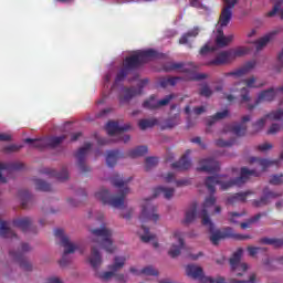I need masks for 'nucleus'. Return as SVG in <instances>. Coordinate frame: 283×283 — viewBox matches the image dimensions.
I'll return each mask as SVG.
<instances>
[{
  "label": "nucleus",
  "mask_w": 283,
  "mask_h": 283,
  "mask_svg": "<svg viewBox=\"0 0 283 283\" xmlns=\"http://www.w3.org/2000/svg\"><path fill=\"white\" fill-rule=\"evenodd\" d=\"M251 176L258 178V176H260V172L255 170H250L247 167H242L240 177H237L229 181H224L223 178L227 177L220 175L206 178L205 185L210 196L206 198L202 206L203 208L201 211V223L203 224V227H208L211 233L210 241L212 242V244L218 245L220 244V240H226V238H232V240H251V235L234 233L233 228L231 227L224 228L223 231H214L216 226L213 224V222H211V218H209V209H211V207H214L216 205V197L213 196V193H216V185H220L221 190L227 191V189H231V187H241V185H244V182H247V180H249Z\"/></svg>",
  "instance_id": "obj_1"
},
{
  "label": "nucleus",
  "mask_w": 283,
  "mask_h": 283,
  "mask_svg": "<svg viewBox=\"0 0 283 283\" xmlns=\"http://www.w3.org/2000/svg\"><path fill=\"white\" fill-rule=\"evenodd\" d=\"M158 56V52L154 49H148L144 51H137L135 54L125 57L123 61V67L118 71L115 83L113 84V87H116L118 83H123L134 70H138L140 65H145V63H149L151 59H156Z\"/></svg>",
  "instance_id": "obj_2"
},
{
  "label": "nucleus",
  "mask_w": 283,
  "mask_h": 283,
  "mask_svg": "<svg viewBox=\"0 0 283 283\" xmlns=\"http://www.w3.org/2000/svg\"><path fill=\"white\" fill-rule=\"evenodd\" d=\"M129 180H132V178L124 180L120 175H114L111 178V182L113 187H117V189H119L118 196L109 193V190L107 189H101L95 193V198L103 205L114 207V209L123 207V205H125V198L129 193V188L127 187V182H129Z\"/></svg>",
  "instance_id": "obj_3"
},
{
  "label": "nucleus",
  "mask_w": 283,
  "mask_h": 283,
  "mask_svg": "<svg viewBox=\"0 0 283 283\" xmlns=\"http://www.w3.org/2000/svg\"><path fill=\"white\" fill-rule=\"evenodd\" d=\"M94 235L93 242L104 249L106 253H114V241H112V230L107 229L105 226L99 229L91 230Z\"/></svg>",
  "instance_id": "obj_4"
},
{
  "label": "nucleus",
  "mask_w": 283,
  "mask_h": 283,
  "mask_svg": "<svg viewBox=\"0 0 283 283\" xmlns=\"http://www.w3.org/2000/svg\"><path fill=\"white\" fill-rule=\"evenodd\" d=\"M54 235L60 239L61 245L64 248V253L60 260V266H67V255L78 250V245L70 241V238L65 235V231H63V229L54 230Z\"/></svg>",
  "instance_id": "obj_5"
},
{
  "label": "nucleus",
  "mask_w": 283,
  "mask_h": 283,
  "mask_svg": "<svg viewBox=\"0 0 283 283\" xmlns=\"http://www.w3.org/2000/svg\"><path fill=\"white\" fill-rule=\"evenodd\" d=\"M32 251V248H30V244L28 243H22L20 250L18 251H9V255L10 258H12V260H14V262L19 263L20 269H22V271H32V263H30V261H28V259L25 258V253Z\"/></svg>",
  "instance_id": "obj_6"
},
{
  "label": "nucleus",
  "mask_w": 283,
  "mask_h": 283,
  "mask_svg": "<svg viewBox=\"0 0 283 283\" xmlns=\"http://www.w3.org/2000/svg\"><path fill=\"white\" fill-rule=\"evenodd\" d=\"M280 92H283V86L276 88L270 87L268 90L262 91L261 93H259L255 104L248 105L249 112H253V109H255V106L260 105V103H273V101H275Z\"/></svg>",
  "instance_id": "obj_7"
},
{
  "label": "nucleus",
  "mask_w": 283,
  "mask_h": 283,
  "mask_svg": "<svg viewBox=\"0 0 283 283\" xmlns=\"http://www.w3.org/2000/svg\"><path fill=\"white\" fill-rule=\"evenodd\" d=\"M139 220L142 224L145 222H158L160 220V216L158 214V208L151 205V200H146L145 205L142 206V213L139 216Z\"/></svg>",
  "instance_id": "obj_8"
},
{
  "label": "nucleus",
  "mask_w": 283,
  "mask_h": 283,
  "mask_svg": "<svg viewBox=\"0 0 283 283\" xmlns=\"http://www.w3.org/2000/svg\"><path fill=\"white\" fill-rule=\"evenodd\" d=\"M147 83H149V80L144 78L139 82L138 87H124L122 90V95L119 96V103H129L134 96H139V94H143V88L145 85H147Z\"/></svg>",
  "instance_id": "obj_9"
},
{
  "label": "nucleus",
  "mask_w": 283,
  "mask_h": 283,
  "mask_svg": "<svg viewBox=\"0 0 283 283\" xmlns=\"http://www.w3.org/2000/svg\"><path fill=\"white\" fill-rule=\"evenodd\" d=\"M258 80L255 78V76H251L249 78H244L241 81V83H243V86L240 90V98H241V103H249L251 101V91L250 90H255L258 87H264V84H255Z\"/></svg>",
  "instance_id": "obj_10"
},
{
  "label": "nucleus",
  "mask_w": 283,
  "mask_h": 283,
  "mask_svg": "<svg viewBox=\"0 0 283 283\" xmlns=\"http://www.w3.org/2000/svg\"><path fill=\"white\" fill-rule=\"evenodd\" d=\"M262 196L260 199H255L252 201V206L256 209H262V207H268L271 205V200H275V198H282V192H274L269 187L263 188Z\"/></svg>",
  "instance_id": "obj_11"
},
{
  "label": "nucleus",
  "mask_w": 283,
  "mask_h": 283,
  "mask_svg": "<svg viewBox=\"0 0 283 283\" xmlns=\"http://www.w3.org/2000/svg\"><path fill=\"white\" fill-rule=\"evenodd\" d=\"M127 259L125 256H115L114 264L108 265L109 271L103 273H96V276L99 277L103 282H107L114 277L115 273L120 271L123 266H125V262Z\"/></svg>",
  "instance_id": "obj_12"
},
{
  "label": "nucleus",
  "mask_w": 283,
  "mask_h": 283,
  "mask_svg": "<svg viewBox=\"0 0 283 283\" xmlns=\"http://www.w3.org/2000/svg\"><path fill=\"white\" fill-rule=\"evenodd\" d=\"M223 3L226 4V7L222 9L218 22L220 28H227V25L231 23V19L233 17V11L231 10L235 8V3H238V0H223Z\"/></svg>",
  "instance_id": "obj_13"
},
{
  "label": "nucleus",
  "mask_w": 283,
  "mask_h": 283,
  "mask_svg": "<svg viewBox=\"0 0 283 283\" xmlns=\"http://www.w3.org/2000/svg\"><path fill=\"white\" fill-rule=\"evenodd\" d=\"M186 275L192 280H199L201 283H216L212 277L206 276L201 266L190 264L186 266Z\"/></svg>",
  "instance_id": "obj_14"
},
{
  "label": "nucleus",
  "mask_w": 283,
  "mask_h": 283,
  "mask_svg": "<svg viewBox=\"0 0 283 283\" xmlns=\"http://www.w3.org/2000/svg\"><path fill=\"white\" fill-rule=\"evenodd\" d=\"M92 149V144L86 143L84 147L80 148L77 153L75 154V158L77 160V167L82 171V174H88V171H92V168L90 166L85 165V160L87 159V153Z\"/></svg>",
  "instance_id": "obj_15"
},
{
  "label": "nucleus",
  "mask_w": 283,
  "mask_h": 283,
  "mask_svg": "<svg viewBox=\"0 0 283 283\" xmlns=\"http://www.w3.org/2000/svg\"><path fill=\"white\" fill-rule=\"evenodd\" d=\"M174 98H176V95L169 94V95H166L165 98L156 102V97L154 95H151L148 99H146L143 103V107L145 109H158V107H165V106L169 105V103H171V101H174Z\"/></svg>",
  "instance_id": "obj_16"
},
{
  "label": "nucleus",
  "mask_w": 283,
  "mask_h": 283,
  "mask_svg": "<svg viewBox=\"0 0 283 283\" xmlns=\"http://www.w3.org/2000/svg\"><path fill=\"white\" fill-rule=\"evenodd\" d=\"M283 118V109L272 111L271 113L266 114L264 117L260 118L253 124V128L255 132H260L266 125V120H282Z\"/></svg>",
  "instance_id": "obj_17"
},
{
  "label": "nucleus",
  "mask_w": 283,
  "mask_h": 283,
  "mask_svg": "<svg viewBox=\"0 0 283 283\" xmlns=\"http://www.w3.org/2000/svg\"><path fill=\"white\" fill-rule=\"evenodd\" d=\"M197 171H205L206 174H218V171H220V164L213 158L200 159Z\"/></svg>",
  "instance_id": "obj_18"
},
{
  "label": "nucleus",
  "mask_w": 283,
  "mask_h": 283,
  "mask_svg": "<svg viewBox=\"0 0 283 283\" xmlns=\"http://www.w3.org/2000/svg\"><path fill=\"white\" fill-rule=\"evenodd\" d=\"M172 238L178 241V245L172 244L168 254L170 258H178L180 255L182 249H185V240L182 239V232L176 230L172 234Z\"/></svg>",
  "instance_id": "obj_19"
},
{
  "label": "nucleus",
  "mask_w": 283,
  "mask_h": 283,
  "mask_svg": "<svg viewBox=\"0 0 283 283\" xmlns=\"http://www.w3.org/2000/svg\"><path fill=\"white\" fill-rule=\"evenodd\" d=\"M23 167V163H0V182L2 185L8 182V179L3 177L2 171H21Z\"/></svg>",
  "instance_id": "obj_20"
},
{
  "label": "nucleus",
  "mask_w": 283,
  "mask_h": 283,
  "mask_svg": "<svg viewBox=\"0 0 283 283\" xmlns=\"http://www.w3.org/2000/svg\"><path fill=\"white\" fill-rule=\"evenodd\" d=\"M242 248H239L230 259V265L232 271L240 269L241 271L245 272L249 269V265H247V263H240V260H242Z\"/></svg>",
  "instance_id": "obj_21"
},
{
  "label": "nucleus",
  "mask_w": 283,
  "mask_h": 283,
  "mask_svg": "<svg viewBox=\"0 0 283 283\" xmlns=\"http://www.w3.org/2000/svg\"><path fill=\"white\" fill-rule=\"evenodd\" d=\"M132 129V124H125L119 126L118 122H108L106 124V132L108 136H115V134H122V132H129Z\"/></svg>",
  "instance_id": "obj_22"
},
{
  "label": "nucleus",
  "mask_w": 283,
  "mask_h": 283,
  "mask_svg": "<svg viewBox=\"0 0 283 283\" xmlns=\"http://www.w3.org/2000/svg\"><path fill=\"white\" fill-rule=\"evenodd\" d=\"M255 61L247 62L242 67L232 72L224 73V76H235V78H240L242 76H245V74H249L250 71L253 70V67H255Z\"/></svg>",
  "instance_id": "obj_23"
},
{
  "label": "nucleus",
  "mask_w": 283,
  "mask_h": 283,
  "mask_svg": "<svg viewBox=\"0 0 283 283\" xmlns=\"http://www.w3.org/2000/svg\"><path fill=\"white\" fill-rule=\"evenodd\" d=\"M164 72H182L184 74H189L191 70L187 69L186 64L182 62H167L163 65Z\"/></svg>",
  "instance_id": "obj_24"
},
{
  "label": "nucleus",
  "mask_w": 283,
  "mask_h": 283,
  "mask_svg": "<svg viewBox=\"0 0 283 283\" xmlns=\"http://www.w3.org/2000/svg\"><path fill=\"white\" fill-rule=\"evenodd\" d=\"M13 226L18 229H21L23 233H28V231L34 232V228L32 227V219L30 217L13 220Z\"/></svg>",
  "instance_id": "obj_25"
},
{
  "label": "nucleus",
  "mask_w": 283,
  "mask_h": 283,
  "mask_svg": "<svg viewBox=\"0 0 283 283\" xmlns=\"http://www.w3.org/2000/svg\"><path fill=\"white\" fill-rule=\"evenodd\" d=\"M88 262L95 271H98V266L103 264V258L101 256V252L98 251V248L92 247L91 250V256L88 258Z\"/></svg>",
  "instance_id": "obj_26"
},
{
  "label": "nucleus",
  "mask_w": 283,
  "mask_h": 283,
  "mask_svg": "<svg viewBox=\"0 0 283 283\" xmlns=\"http://www.w3.org/2000/svg\"><path fill=\"white\" fill-rule=\"evenodd\" d=\"M249 120H251V116L244 115L241 119V124H234L233 126H231L230 130L235 136H244V134H247V125H244V123H249Z\"/></svg>",
  "instance_id": "obj_27"
},
{
  "label": "nucleus",
  "mask_w": 283,
  "mask_h": 283,
  "mask_svg": "<svg viewBox=\"0 0 283 283\" xmlns=\"http://www.w3.org/2000/svg\"><path fill=\"white\" fill-rule=\"evenodd\" d=\"M198 34H199L198 28L191 29L190 31L184 33L179 39V45H188V48H192L191 41H193V39H196Z\"/></svg>",
  "instance_id": "obj_28"
},
{
  "label": "nucleus",
  "mask_w": 283,
  "mask_h": 283,
  "mask_svg": "<svg viewBox=\"0 0 283 283\" xmlns=\"http://www.w3.org/2000/svg\"><path fill=\"white\" fill-rule=\"evenodd\" d=\"M174 193H176V189L159 186L154 189L153 198L163 196L166 200H171V198H174Z\"/></svg>",
  "instance_id": "obj_29"
},
{
  "label": "nucleus",
  "mask_w": 283,
  "mask_h": 283,
  "mask_svg": "<svg viewBox=\"0 0 283 283\" xmlns=\"http://www.w3.org/2000/svg\"><path fill=\"white\" fill-rule=\"evenodd\" d=\"M231 61H233L231 59V53L229 51H223L219 53L214 60L208 62V65H224L231 63Z\"/></svg>",
  "instance_id": "obj_30"
},
{
  "label": "nucleus",
  "mask_w": 283,
  "mask_h": 283,
  "mask_svg": "<svg viewBox=\"0 0 283 283\" xmlns=\"http://www.w3.org/2000/svg\"><path fill=\"white\" fill-rule=\"evenodd\" d=\"M171 168L178 171H187L191 168V159L188 155H184L178 161L171 164Z\"/></svg>",
  "instance_id": "obj_31"
},
{
  "label": "nucleus",
  "mask_w": 283,
  "mask_h": 283,
  "mask_svg": "<svg viewBox=\"0 0 283 283\" xmlns=\"http://www.w3.org/2000/svg\"><path fill=\"white\" fill-rule=\"evenodd\" d=\"M218 34L216 38L217 48H227L231 41H233V35H224V31L222 29L217 30Z\"/></svg>",
  "instance_id": "obj_32"
},
{
  "label": "nucleus",
  "mask_w": 283,
  "mask_h": 283,
  "mask_svg": "<svg viewBox=\"0 0 283 283\" xmlns=\"http://www.w3.org/2000/svg\"><path fill=\"white\" fill-rule=\"evenodd\" d=\"M280 31H272L268 34H265L263 38H260L259 40L254 41V45H256V51L260 52V50L266 48V44L272 41V39H275V35Z\"/></svg>",
  "instance_id": "obj_33"
},
{
  "label": "nucleus",
  "mask_w": 283,
  "mask_h": 283,
  "mask_svg": "<svg viewBox=\"0 0 283 283\" xmlns=\"http://www.w3.org/2000/svg\"><path fill=\"white\" fill-rule=\"evenodd\" d=\"M253 191L237 192L227 199L228 205H235V202H247L249 196H253Z\"/></svg>",
  "instance_id": "obj_34"
},
{
  "label": "nucleus",
  "mask_w": 283,
  "mask_h": 283,
  "mask_svg": "<svg viewBox=\"0 0 283 283\" xmlns=\"http://www.w3.org/2000/svg\"><path fill=\"white\" fill-rule=\"evenodd\" d=\"M44 174H46V176H52L53 178H56V180H60V182H63L67 180V178H70V172H67V168L65 167L62 168L60 172H57L56 170L46 169L44 170Z\"/></svg>",
  "instance_id": "obj_35"
},
{
  "label": "nucleus",
  "mask_w": 283,
  "mask_h": 283,
  "mask_svg": "<svg viewBox=\"0 0 283 283\" xmlns=\"http://www.w3.org/2000/svg\"><path fill=\"white\" fill-rule=\"evenodd\" d=\"M119 158H123V154L119 150H108L106 155L107 167H116Z\"/></svg>",
  "instance_id": "obj_36"
},
{
  "label": "nucleus",
  "mask_w": 283,
  "mask_h": 283,
  "mask_svg": "<svg viewBox=\"0 0 283 283\" xmlns=\"http://www.w3.org/2000/svg\"><path fill=\"white\" fill-rule=\"evenodd\" d=\"M260 244H268L270 247H273L274 249H282L283 247V239L280 238H269L264 237L260 239Z\"/></svg>",
  "instance_id": "obj_37"
},
{
  "label": "nucleus",
  "mask_w": 283,
  "mask_h": 283,
  "mask_svg": "<svg viewBox=\"0 0 283 283\" xmlns=\"http://www.w3.org/2000/svg\"><path fill=\"white\" fill-rule=\"evenodd\" d=\"M198 213V205L192 203L190 208L186 211V218L184 220L185 224H191L196 220V216Z\"/></svg>",
  "instance_id": "obj_38"
},
{
  "label": "nucleus",
  "mask_w": 283,
  "mask_h": 283,
  "mask_svg": "<svg viewBox=\"0 0 283 283\" xmlns=\"http://www.w3.org/2000/svg\"><path fill=\"white\" fill-rule=\"evenodd\" d=\"M177 125H180V114H175L174 116L167 118L161 126V129H174V127H177Z\"/></svg>",
  "instance_id": "obj_39"
},
{
  "label": "nucleus",
  "mask_w": 283,
  "mask_h": 283,
  "mask_svg": "<svg viewBox=\"0 0 283 283\" xmlns=\"http://www.w3.org/2000/svg\"><path fill=\"white\" fill-rule=\"evenodd\" d=\"M227 116H229V109L218 112L213 116L208 117L207 118L208 127H211L212 125H216L217 120H222L223 118H227Z\"/></svg>",
  "instance_id": "obj_40"
},
{
  "label": "nucleus",
  "mask_w": 283,
  "mask_h": 283,
  "mask_svg": "<svg viewBox=\"0 0 283 283\" xmlns=\"http://www.w3.org/2000/svg\"><path fill=\"white\" fill-rule=\"evenodd\" d=\"M0 237L1 238H17V233L8 227V222L0 220Z\"/></svg>",
  "instance_id": "obj_41"
},
{
  "label": "nucleus",
  "mask_w": 283,
  "mask_h": 283,
  "mask_svg": "<svg viewBox=\"0 0 283 283\" xmlns=\"http://www.w3.org/2000/svg\"><path fill=\"white\" fill-rule=\"evenodd\" d=\"M24 143H28V145H32V147H34L35 149H48L45 137L40 139L27 138L24 139Z\"/></svg>",
  "instance_id": "obj_42"
},
{
  "label": "nucleus",
  "mask_w": 283,
  "mask_h": 283,
  "mask_svg": "<svg viewBox=\"0 0 283 283\" xmlns=\"http://www.w3.org/2000/svg\"><path fill=\"white\" fill-rule=\"evenodd\" d=\"M65 135L59 136V137H45L46 140V148L50 147L51 149H54V147H59L63 140H65Z\"/></svg>",
  "instance_id": "obj_43"
},
{
  "label": "nucleus",
  "mask_w": 283,
  "mask_h": 283,
  "mask_svg": "<svg viewBox=\"0 0 283 283\" xmlns=\"http://www.w3.org/2000/svg\"><path fill=\"white\" fill-rule=\"evenodd\" d=\"M147 151V146H138L135 149L128 150L127 155L129 156V158H140V156H145Z\"/></svg>",
  "instance_id": "obj_44"
},
{
  "label": "nucleus",
  "mask_w": 283,
  "mask_h": 283,
  "mask_svg": "<svg viewBox=\"0 0 283 283\" xmlns=\"http://www.w3.org/2000/svg\"><path fill=\"white\" fill-rule=\"evenodd\" d=\"M156 125H158V119L156 118L140 119L138 122V127L143 132H145V129H150L151 127H156Z\"/></svg>",
  "instance_id": "obj_45"
},
{
  "label": "nucleus",
  "mask_w": 283,
  "mask_h": 283,
  "mask_svg": "<svg viewBox=\"0 0 283 283\" xmlns=\"http://www.w3.org/2000/svg\"><path fill=\"white\" fill-rule=\"evenodd\" d=\"M18 196L21 200L22 209H28V202L32 200V195L28 190H19Z\"/></svg>",
  "instance_id": "obj_46"
},
{
  "label": "nucleus",
  "mask_w": 283,
  "mask_h": 283,
  "mask_svg": "<svg viewBox=\"0 0 283 283\" xmlns=\"http://www.w3.org/2000/svg\"><path fill=\"white\" fill-rule=\"evenodd\" d=\"M229 52H230V57L232 59V61H235V59H240L241 56L249 54V49H247L244 46H239L237 49L230 50Z\"/></svg>",
  "instance_id": "obj_47"
},
{
  "label": "nucleus",
  "mask_w": 283,
  "mask_h": 283,
  "mask_svg": "<svg viewBox=\"0 0 283 283\" xmlns=\"http://www.w3.org/2000/svg\"><path fill=\"white\" fill-rule=\"evenodd\" d=\"M250 163H258V165H260V167H262L263 171H266V169H269V167H271V165L277 164V161H271L269 159H260L258 157L250 158Z\"/></svg>",
  "instance_id": "obj_48"
},
{
  "label": "nucleus",
  "mask_w": 283,
  "mask_h": 283,
  "mask_svg": "<svg viewBox=\"0 0 283 283\" xmlns=\"http://www.w3.org/2000/svg\"><path fill=\"white\" fill-rule=\"evenodd\" d=\"M269 216L268 212L256 213L252 218H250L247 222L241 223V229H249L251 224H254V222H258L262 217L266 218Z\"/></svg>",
  "instance_id": "obj_49"
},
{
  "label": "nucleus",
  "mask_w": 283,
  "mask_h": 283,
  "mask_svg": "<svg viewBox=\"0 0 283 283\" xmlns=\"http://www.w3.org/2000/svg\"><path fill=\"white\" fill-rule=\"evenodd\" d=\"M178 81H180V77H178V76H175V77H161L159 80V85H160V87H169V85L171 87H174L178 83Z\"/></svg>",
  "instance_id": "obj_50"
},
{
  "label": "nucleus",
  "mask_w": 283,
  "mask_h": 283,
  "mask_svg": "<svg viewBox=\"0 0 283 283\" xmlns=\"http://www.w3.org/2000/svg\"><path fill=\"white\" fill-rule=\"evenodd\" d=\"M35 189L38 191H52V186L43 179H35Z\"/></svg>",
  "instance_id": "obj_51"
},
{
  "label": "nucleus",
  "mask_w": 283,
  "mask_h": 283,
  "mask_svg": "<svg viewBox=\"0 0 283 283\" xmlns=\"http://www.w3.org/2000/svg\"><path fill=\"white\" fill-rule=\"evenodd\" d=\"M199 96H203L205 98H211V96H213V91L209 84H201V87L199 88Z\"/></svg>",
  "instance_id": "obj_52"
},
{
  "label": "nucleus",
  "mask_w": 283,
  "mask_h": 283,
  "mask_svg": "<svg viewBox=\"0 0 283 283\" xmlns=\"http://www.w3.org/2000/svg\"><path fill=\"white\" fill-rule=\"evenodd\" d=\"M142 229H143V231H144V234L140 235L142 242L147 243V242H151V240H155V239H156V235L151 234V233L149 232V228L145 227V224L142 226Z\"/></svg>",
  "instance_id": "obj_53"
},
{
  "label": "nucleus",
  "mask_w": 283,
  "mask_h": 283,
  "mask_svg": "<svg viewBox=\"0 0 283 283\" xmlns=\"http://www.w3.org/2000/svg\"><path fill=\"white\" fill-rule=\"evenodd\" d=\"M158 165L157 157H147L145 160V169L146 171H150V169H154Z\"/></svg>",
  "instance_id": "obj_54"
},
{
  "label": "nucleus",
  "mask_w": 283,
  "mask_h": 283,
  "mask_svg": "<svg viewBox=\"0 0 283 283\" xmlns=\"http://www.w3.org/2000/svg\"><path fill=\"white\" fill-rule=\"evenodd\" d=\"M140 273L142 275H153L155 277H157V275L159 274L158 270L154 269V266L151 265L142 269Z\"/></svg>",
  "instance_id": "obj_55"
},
{
  "label": "nucleus",
  "mask_w": 283,
  "mask_h": 283,
  "mask_svg": "<svg viewBox=\"0 0 283 283\" xmlns=\"http://www.w3.org/2000/svg\"><path fill=\"white\" fill-rule=\"evenodd\" d=\"M270 185H283V175H273L271 179L269 180Z\"/></svg>",
  "instance_id": "obj_56"
},
{
  "label": "nucleus",
  "mask_w": 283,
  "mask_h": 283,
  "mask_svg": "<svg viewBox=\"0 0 283 283\" xmlns=\"http://www.w3.org/2000/svg\"><path fill=\"white\" fill-rule=\"evenodd\" d=\"M20 149H23V145H9L4 147L6 154H12L14 151H20Z\"/></svg>",
  "instance_id": "obj_57"
},
{
  "label": "nucleus",
  "mask_w": 283,
  "mask_h": 283,
  "mask_svg": "<svg viewBox=\"0 0 283 283\" xmlns=\"http://www.w3.org/2000/svg\"><path fill=\"white\" fill-rule=\"evenodd\" d=\"M282 3L277 2L274 4L273 9L266 13V17H275L276 12H280Z\"/></svg>",
  "instance_id": "obj_58"
},
{
  "label": "nucleus",
  "mask_w": 283,
  "mask_h": 283,
  "mask_svg": "<svg viewBox=\"0 0 283 283\" xmlns=\"http://www.w3.org/2000/svg\"><path fill=\"white\" fill-rule=\"evenodd\" d=\"M209 52H216V46H209V44H205L200 49V54L201 55L209 54Z\"/></svg>",
  "instance_id": "obj_59"
},
{
  "label": "nucleus",
  "mask_w": 283,
  "mask_h": 283,
  "mask_svg": "<svg viewBox=\"0 0 283 283\" xmlns=\"http://www.w3.org/2000/svg\"><path fill=\"white\" fill-rule=\"evenodd\" d=\"M229 216H230L229 221L232 224H235L238 222V221H235V218H242V216H244V213L243 212H229Z\"/></svg>",
  "instance_id": "obj_60"
},
{
  "label": "nucleus",
  "mask_w": 283,
  "mask_h": 283,
  "mask_svg": "<svg viewBox=\"0 0 283 283\" xmlns=\"http://www.w3.org/2000/svg\"><path fill=\"white\" fill-rule=\"evenodd\" d=\"M217 147H231L233 145V140H224V139H218L216 142Z\"/></svg>",
  "instance_id": "obj_61"
},
{
  "label": "nucleus",
  "mask_w": 283,
  "mask_h": 283,
  "mask_svg": "<svg viewBox=\"0 0 283 283\" xmlns=\"http://www.w3.org/2000/svg\"><path fill=\"white\" fill-rule=\"evenodd\" d=\"M259 151H269V149H273V145L270 143L261 144L258 146Z\"/></svg>",
  "instance_id": "obj_62"
},
{
  "label": "nucleus",
  "mask_w": 283,
  "mask_h": 283,
  "mask_svg": "<svg viewBox=\"0 0 283 283\" xmlns=\"http://www.w3.org/2000/svg\"><path fill=\"white\" fill-rule=\"evenodd\" d=\"M280 132V124H272L268 130V134H277Z\"/></svg>",
  "instance_id": "obj_63"
},
{
  "label": "nucleus",
  "mask_w": 283,
  "mask_h": 283,
  "mask_svg": "<svg viewBox=\"0 0 283 283\" xmlns=\"http://www.w3.org/2000/svg\"><path fill=\"white\" fill-rule=\"evenodd\" d=\"M255 280H256L255 274H252L250 276L249 281H238V280H234L233 283H255Z\"/></svg>",
  "instance_id": "obj_64"
}]
</instances>
